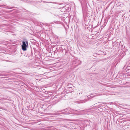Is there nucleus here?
<instances>
[{
  "mask_svg": "<svg viewBox=\"0 0 130 130\" xmlns=\"http://www.w3.org/2000/svg\"><path fill=\"white\" fill-rule=\"evenodd\" d=\"M57 102H56V103H54V102H53L54 103L53 104H56V103H57Z\"/></svg>",
  "mask_w": 130,
  "mask_h": 130,
  "instance_id": "nucleus-6",
  "label": "nucleus"
},
{
  "mask_svg": "<svg viewBox=\"0 0 130 130\" xmlns=\"http://www.w3.org/2000/svg\"><path fill=\"white\" fill-rule=\"evenodd\" d=\"M27 12H28L29 11H28V10H27Z\"/></svg>",
  "mask_w": 130,
  "mask_h": 130,
  "instance_id": "nucleus-7",
  "label": "nucleus"
},
{
  "mask_svg": "<svg viewBox=\"0 0 130 130\" xmlns=\"http://www.w3.org/2000/svg\"><path fill=\"white\" fill-rule=\"evenodd\" d=\"M84 21L85 23V25L86 26H87L88 25L90 24L89 23L90 22L89 20H88L86 21L85 19Z\"/></svg>",
  "mask_w": 130,
  "mask_h": 130,
  "instance_id": "nucleus-3",
  "label": "nucleus"
},
{
  "mask_svg": "<svg viewBox=\"0 0 130 130\" xmlns=\"http://www.w3.org/2000/svg\"><path fill=\"white\" fill-rule=\"evenodd\" d=\"M0 76H5V75L4 74H3L1 73L0 74Z\"/></svg>",
  "mask_w": 130,
  "mask_h": 130,
  "instance_id": "nucleus-5",
  "label": "nucleus"
},
{
  "mask_svg": "<svg viewBox=\"0 0 130 130\" xmlns=\"http://www.w3.org/2000/svg\"><path fill=\"white\" fill-rule=\"evenodd\" d=\"M15 8V7H8V9H12V8Z\"/></svg>",
  "mask_w": 130,
  "mask_h": 130,
  "instance_id": "nucleus-4",
  "label": "nucleus"
},
{
  "mask_svg": "<svg viewBox=\"0 0 130 130\" xmlns=\"http://www.w3.org/2000/svg\"><path fill=\"white\" fill-rule=\"evenodd\" d=\"M28 41L26 39H24L22 40V44L21 45L22 49L23 51H26L27 50V48L28 47Z\"/></svg>",
  "mask_w": 130,
  "mask_h": 130,
  "instance_id": "nucleus-1",
  "label": "nucleus"
},
{
  "mask_svg": "<svg viewBox=\"0 0 130 130\" xmlns=\"http://www.w3.org/2000/svg\"><path fill=\"white\" fill-rule=\"evenodd\" d=\"M66 110V111L64 112V113L71 114H72V112L71 109L69 108H67L63 110H62L60 112L65 111Z\"/></svg>",
  "mask_w": 130,
  "mask_h": 130,
  "instance_id": "nucleus-2",
  "label": "nucleus"
}]
</instances>
